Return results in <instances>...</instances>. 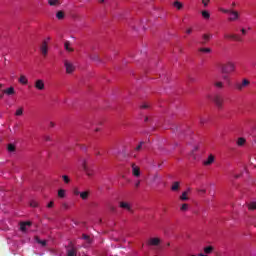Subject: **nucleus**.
Returning a JSON list of instances; mask_svg holds the SVG:
<instances>
[{
    "label": "nucleus",
    "mask_w": 256,
    "mask_h": 256,
    "mask_svg": "<svg viewBox=\"0 0 256 256\" xmlns=\"http://www.w3.org/2000/svg\"><path fill=\"white\" fill-rule=\"evenodd\" d=\"M219 11H221V13H225L226 15H230L228 18L229 21H239V19L241 18L239 11L234 9L220 8Z\"/></svg>",
    "instance_id": "obj_1"
},
{
    "label": "nucleus",
    "mask_w": 256,
    "mask_h": 256,
    "mask_svg": "<svg viewBox=\"0 0 256 256\" xmlns=\"http://www.w3.org/2000/svg\"><path fill=\"white\" fill-rule=\"evenodd\" d=\"M236 69L237 66L235 65V62L228 61L225 65H222L221 73H223L224 75H227L228 73H235Z\"/></svg>",
    "instance_id": "obj_2"
},
{
    "label": "nucleus",
    "mask_w": 256,
    "mask_h": 256,
    "mask_svg": "<svg viewBox=\"0 0 256 256\" xmlns=\"http://www.w3.org/2000/svg\"><path fill=\"white\" fill-rule=\"evenodd\" d=\"M64 67L68 75H73V73H75V69H77L75 63L71 62L70 60H64Z\"/></svg>",
    "instance_id": "obj_3"
},
{
    "label": "nucleus",
    "mask_w": 256,
    "mask_h": 256,
    "mask_svg": "<svg viewBox=\"0 0 256 256\" xmlns=\"http://www.w3.org/2000/svg\"><path fill=\"white\" fill-rule=\"evenodd\" d=\"M80 165H81V167H82L84 173H86V175H87L88 177H93V170H92L91 167H89V166L87 165V160H85V159L80 160Z\"/></svg>",
    "instance_id": "obj_4"
},
{
    "label": "nucleus",
    "mask_w": 256,
    "mask_h": 256,
    "mask_svg": "<svg viewBox=\"0 0 256 256\" xmlns=\"http://www.w3.org/2000/svg\"><path fill=\"white\" fill-rule=\"evenodd\" d=\"M251 85V81H249V79L247 78H243L242 82H238L235 84V87L237 89V91H243V89H245V87H249Z\"/></svg>",
    "instance_id": "obj_5"
},
{
    "label": "nucleus",
    "mask_w": 256,
    "mask_h": 256,
    "mask_svg": "<svg viewBox=\"0 0 256 256\" xmlns=\"http://www.w3.org/2000/svg\"><path fill=\"white\" fill-rule=\"evenodd\" d=\"M147 245L150 247H159V245H161V239L157 237L150 238L147 242Z\"/></svg>",
    "instance_id": "obj_6"
},
{
    "label": "nucleus",
    "mask_w": 256,
    "mask_h": 256,
    "mask_svg": "<svg viewBox=\"0 0 256 256\" xmlns=\"http://www.w3.org/2000/svg\"><path fill=\"white\" fill-rule=\"evenodd\" d=\"M35 89L38 91H44L45 90V81L43 79H38L34 83Z\"/></svg>",
    "instance_id": "obj_7"
},
{
    "label": "nucleus",
    "mask_w": 256,
    "mask_h": 256,
    "mask_svg": "<svg viewBox=\"0 0 256 256\" xmlns=\"http://www.w3.org/2000/svg\"><path fill=\"white\" fill-rule=\"evenodd\" d=\"M29 229H31V222L20 223V231H22V233H27Z\"/></svg>",
    "instance_id": "obj_8"
},
{
    "label": "nucleus",
    "mask_w": 256,
    "mask_h": 256,
    "mask_svg": "<svg viewBox=\"0 0 256 256\" xmlns=\"http://www.w3.org/2000/svg\"><path fill=\"white\" fill-rule=\"evenodd\" d=\"M213 101L218 109H223V99L219 96H215Z\"/></svg>",
    "instance_id": "obj_9"
},
{
    "label": "nucleus",
    "mask_w": 256,
    "mask_h": 256,
    "mask_svg": "<svg viewBox=\"0 0 256 256\" xmlns=\"http://www.w3.org/2000/svg\"><path fill=\"white\" fill-rule=\"evenodd\" d=\"M189 193H191V188H187L186 191L182 192L179 197L180 201H189Z\"/></svg>",
    "instance_id": "obj_10"
},
{
    "label": "nucleus",
    "mask_w": 256,
    "mask_h": 256,
    "mask_svg": "<svg viewBox=\"0 0 256 256\" xmlns=\"http://www.w3.org/2000/svg\"><path fill=\"white\" fill-rule=\"evenodd\" d=\"M40 51L42 53V55L47 56V53L49 51V47L47 46V41H43L41 47H40Z\"/></svg>",
    "instance_id": "obj_11"
},
{
    "label": "nucleus",
    "mask_w": 256,
    "mask_h": 256,
    "mask_svg": "<svg viewBox=\"0 0 256 256\" xmlns=\"http://www.w3.org/2000/svg\"><path fill=\"white\" fill-rule=\"evenodd\" d=\"M90 195H91V192L89 190L82 191L80 192V199H82V201H87Z\"/></svg>",
    "instance_id": "obj_12"
},
{
    "label": "nucleus",
    "mask_w": 256,
    "mask_h": 256,
    "mask_svg": "<svg viewBox=\"0 0 256 256\" xmlns=\"http://www.w3.org/2000/svg\"><path fill=\"white\" fill-rule=\"evenodd\" d=\"M247 143V139L243 137H239L236 141L237 147H245V144Z\"/></svg>",
    "instance_id": "obj_13"
},
{
    "label": "nucleus",
    "mask_w": 256,
    "mask_h": 256,
    "mask_svg": "<svg viewBox=\"0 0 256 256\" xmlns=\"http://www.w3.org/2000/svg\"><path fill=\"white\" fill-rule=\"evenodd\" d=\"M120 207L121 209H125L126 211H133L129 202H120Z\"/></svg>",
    "instance_id": "obj_14"
},
{
    "label": "nucleus",
    "mask_w": 256,
    "mask_h": 256,
    "mask_svg": "<svg viewBox=\"0 0 256 256\" xmlns=\"http://www.w3.org/2000/svg\"><path fill=\"white\" fill-rule=\"evenodd\" d=\"M132 173L134 177H139L141 175V171L139 170L138 166L135 164H132Z\"/></svg>",
    "instance_id": "obj_15"
},
{
    "label": "nucleus",
    "mask_w": 256,
    "mask_h": 256,
    "mask_svg": "<svg viewBox=\"0 0 256 256\" xmlns=\"http://www.w3.org/2000/svg\"><path fill=\"white\" fill-rule=\"evenodd\" d=\"M215 163V156L213 154H210L206 161H204V165H213Z\"/></svg>",
    "instance_id": "obj_16"
},
{
    "label": "nucleus",
    "mask_w": 256,
    "mask_h": 256,
    "mask_svg": "<svg viewBox=\"0 0 256 256\" xmlns=\"http://www.w3.org/2000/svg\"><path fill=\"white\" fill-rule=\"evenodd\" d=\"M56 19H58V21H63V19H65V11L63 10L57 11Z\"/></svg>",
    "instance_id": "obj_17"
},
{
    "label": "nucleus",
    "mask_w": 256,
    "mask_h": 256,
    "mask_svg": "<svg viewBox=\"0 0 256 256\" xmlns=\"http://www.w3.org/2000/svg\"><path fill=\"white\" fill-rule=\"evenodd\" d=\"M48 5H50V7H59L61 0H48Z\"/></svg>",
    "instance_id": "obj_18"
},
{
    "label": "nucleus",
    "mask_w": 256,
    "mask_h": 256,
    "mask_svg": "<svg viewBox=\"0 0 256 256\" xmlns=\"http://www.w3.org/2000/svg\"><path fill=\"white\" fill-rule=\"evenodd\" d=\"M58 197L59 199H65V197H67V191L65 189H59Z\"/></svg>",
    "instance_id": "obj_19"
},
{
    "label": "nucleus",
    "mask_w": 256,
    "mask_h": 256,
    "mask_svg": "<svg viewBox=\"0 0 256 256\" xmlns=\"http://www.w3.org/2000/svg\"><path fill=\"white\" fill-rule=\"evenodd\" d=\"M215 248H213V246H206L204 247V253L205 255H211V253H213Z\"/></svg>",
    "instance_id": "obj_20"
},
{
    "label": "nucleus",
    "mask_w": 256,
    "mask_h": 256,
    "mask_svg": "<svg viewBox=\"0 0 256 256\" xmlns=\"http://www.w3.org/2000/svg\"><path fill=\"white\" fill-rule=\"evenodd\" d=\"M64 49H65L66 51H68V53L73 52V48L71 47V43H70L69 41H66V42L64 43Z\"/></svg>",
    "instance_id": "obj_21"
},
{
    "label": "nucleus",
    "mask_w": 256,
    "mask_h": 256,
    "mask_svg": "<svg viewBox=\"0 0 256 256\" xmlns=\"http://www.w3.org/2000/svg\"><path fill=\"white\" fill-rule=\"evenodd\" d=\"M19 83H21L22 85H27V83H29V80L27 79V76L21 75L20 78H19Z\"/></svg>",
    "instance_id": "obj_22"
},
{
    "label": "nucleus",
    "mask_w": 256,
    "mask_h": 256,
    "mask_svg": "<svg viewBox=\"0 0 256 256\" xmlns=\"http://www.w3.org/2000/svg\"><path fill=\"white\" fill-rule=\"evenodd\" d=\"M224 38L225 39H233L235 41H239V37H237V35H235V34H225Z\"/></svg>",
    "instance_id": "obj_23"
},
{
    "label": "nucleus",
    "mask_w": 256,
    "mask_h": 256,
    "mask_svg": "<svg viewBox=\"0 0 256 256\" xmlns=\"http://www.w3.org/2000/svg\"><path fill=\"white\" fill-rule=\"evenodd\" d=\"M180 211H182V213H185L186 211H189V204H187V203L181 204Z\"/></svg>",
    "instance_id": "obj_24"
},
{
    "label": "nucleus",
    "mask_w": 256,
    "mask_h": 256,
    "mask_svg": "<svg viewBox=\"0 0 256 256\" xmlns=\"http://www.w3.org/2000/svg\"><path fill=\"white\" fill-rule=\"evenodd\" d=\"M173 7H175L176 9H178V11H181V8L183 7V3L179 2V1H174L173 3Z\"/></svg>",
    "instance_id": "obj_25"
},
{
    "label": "nucleus",
    "mask_w": 256,
    "mask_h": 256,
    "mask_svg": "<svg viewBox=\"0 0 256 256\" xmlns=\"http://www.w3.org/2000/svg\"><path fill=\"white\" fill-rule=\"evenodd\" d=\"M201 15H202L203 19H210L211 18V14L207 10H203L201 12Z\"/></svg>",
    "instance_id": "obj_26"
},
{
    "label": "nucleus",
    "mask_w": 256,
    "mask_h": 256,
    "mask_svg": "<svg viewBox=\"0 0 256 256\" xmlns=\"http://www.w3.org/2000/svg\"><path fill=\"white\" fill-rule=\"evenodd\" d=\"M4 93H6V95H15V88L10 87V88L4 90Z\"/></svg>",
    "instance_id": "obj_27"
},
{
    "label": "nucleus",
    "mask_w": 256,
    "mask_h": 256,
    "mask_svg": "<svg viewBox=\"0 0 256 256\" xmlns=\"http://www.w3.org/2000/svg\"><path fill=\"white\" fill-rule=\"evenodd\" d=\"M35 241H36V243H39V245H41L42 247H45V245H47V241L41 240V239H39V237H36Z\"/></svg>",
    "instance_id": "obj_28"
},
{
    "label": "nucleus",
    "mask_w": 256,
    "mask_h": 256,
    "mask_svg": "<svg viewBox=\"0 0 256 256\" xmlns=\"http://www.w3.org/2000/svg\"><path fill=\"white\" fill-rule=\"evenodd\" d=\"M214 87H216L217 89H223L224 85L222 81H215L214 82Z\"/></svg>",
    "instance_id": "obj_29"
},
{
    "label": "nucleus",
    "mask_w": 256,
    "mask_h": 256,
    "mask_svg": "<svg viewBox=\"0 0 256 256\" xmlns=\"http://www.w3.org/2000/svg\"><path fill=\"white\" fill-rule=\"evenodd\" d=\"M73 195H75V197H79L81 195V191L79 190V187L73 188Z\"/></svg>",
    "instance_id": "obj_30"
},
{
    "label": "nucleus",
    "mask_w": 256,
    "mask_h": 256,
    "mask_svg": "<svg viewBox=\"0 0 256 256\" xmlns=\"http://www.w3.org/2000/svg\"><path fill=\"white\" fill-rule=\"evenodd\" d=\"M202 39H203V42H202V43H207V41H210L211 35H209V34H203Z\"/></svg>",
    "instance_id": "obj_31"
},
{
    "label": "nucleus",
    "mask_w": 256,
    "mask_h": 256,
    "mask_svg": "<svg viewBox=\"0 0 256 256\" xmlns=\"http://www.w3.org/2000/svg\"><path fill=\"white\" fill-rule=\"evenodd\" d=\"M179 182H174L173 184H172V187H171V190L172 191H179Z\"/></svg>",
    "instance_id": "obj_32"
},
{
    "label": "nucleus",
    "mask_w": 256,
    "mask_h": 256,
    "mask_svg": "<svg viewBox=\"0 0 256 256\" xmlns=\"http://www.w3.org/2000/svg\"><path fill=\"white\" fill-rule=\"evenodd\" d=\"M67 256H77V252L75 251V249H69L67 251Z\"/></svg>",
    "instance_id": "obj_33"
},
{
    "label": "nucleus",
    "mask_w": 256,
    "mask_h": 256,
    "mask_svg": "<svg viewBox=\"0 0 256 256\" xmlns=\"http://www.w3.org/2000/svg\"><path fill=\"white\" fill-rule=\"evenodd\" d=\"M200 53H212L213 50L211 48H200Z\"/></svg>",
    "instance_id": "obj_34"
},
{
    "label": "nucleus",
    "mask_w": 256,
    "mask_h": 256,
    "mask_svg": "<svg viewBox=\"0 0 256 256\" xmlns=\"http://www.w3.org/2000/svg\"><path fill=\"white\" fill-rule=\"evenodd\" d=\"M143 145H145V142L141 141V142L135 147V151H141V149H143Z\"/></svg>",
    "instance_id": "obj_35"
},
{
    "label": "nucleus",
    "mask_w": 256,
    "mask_h": 256,
    "mask_svg": "<svg viewBox=\"0 0 256 256\" xmlns=\"http://www.w3.org/2000/svg\"><path fill=\"white\" fill-rule=\"evenodd\" d=\"M242 35H247V31H251V26H248L247 28L240 29Z\"/></svg>",
    "instance_id": "obj_36"
},
{
    "label": "nucleus",
    "mask_w": 256,
    "mask_h": 256,
    "mask_svg": "<svg viewBox=\"0 0 256 256\" xmlns=\"http://www.w3.org/2000/svg\"><path fill=\"white\" fill-rule=\"evenodd\" d=\"M248 209H250L251 211H253V209H256V202H250L248 204Z\"/></svg>",
    "instance_id": "obj_37"
},
{
    "label": "nucleus",
    "mask_w": 256,
    "mask_h": 256,
    "mask_svg": "<svg viewBox=\"0 0 256 256\" xmlns=\"http://www.w3.org/2000/svg\"><path fill=\"white\" fill-rule=\"evenodd\" d=\"M15 115H16L17 117H21V115H23V108L17 109Z\"/></svg>",
    "instance_id": "obj_38"
},
{
    "label": "nucleus",
    "mask_w": 256,
    "mask_h": 256,
    "mask_svg": "<svg viewBox=\"0 0 256 256\" xmlns=\"http://www.w3.org/2000/svg\"><path fill=\"white\" fill-rule=\"evenodd\" d=\"M8 151H9L10 153H13V151H15V145L9 144V145H8Z\"/></svg>",
    "instance_id": "obj_39"
},
{
    "label": "nucleus",
    "mask_w": 256,
    "mask_h": 256,
    "mask_svg": "<svg viewBox=\"0 0 256 256\" xmlns=\"http://www.w3.org/2000/svg\"><path fill=\"white\" fill-rule=\"evenodd\" d=\"M30 207H39V203H37V201H35V200H32L30 202Z\"/></svg>",
    "instance_id": "obj_40"
},
{
    "label": "nucleus",
    "mask_w": 256,
    "mask_h": 256,
    "mask_svg": "<svg viewBox=\"0 0 256 256\" xmlns=\"http://www.w3.org/2000/svg\"><path fill=\"white\" fill-rule=\"evenodd\" d=\"M62 179H63V181H64V183H69L71 180L69 179V176H67V175H63L62 176Z\"/></svg>",
    "instance_id": "obj_41"
},
{
    "label": "nucleus",
    "mask_w": 256,
    "mask_h": 256,
    "mask_svg": "<svg viewBox=\"0 0 256 256\" xmlns=\"http://www.w3.org/2000/svg\"><path fill=\"white\" fill-rule=\"evenodd\" d=\"M210 0H202V4L204 7H207L209 5Z\"/></svg>",
    "instance_id": "obj_42"
},
{
    "label": "nucleus",
    "mask_w": 256,
    "mask_h": 256,
    "mask_svg": "<svg viewBox=\"0 0 256 256\" xmlns=\"http://www.w3.org/2000/svg\"><path fill=\"white\" fill-rule=\"evenodd\" d=\"M141 109H149V104L145 103L141 106Z\"/></svg>",
    "instance_id": "obj_43"
},
{
    "label": "nucleus",
    "mask_w": 256,
    "mask_h": 256,
    "mask_svg": "<svg viewBox=\"0 0 256 256\" xmlns=\"http://www.w3.org/2000/svg\"><path fill=\"white\" fill-rule=\"evenodd\" d=\"M198 192H199V193H202V194H206V193H207V190H206V189H199Z\"/></svg>",
    "instance_id": "obj_44"
},
{
    "label": "nucleus",
    "mask_w": 256,
    "mask_h": 256,
    "mask_svg": "<svg viewBox=\"0 0 256 256\" xmlns=\"http://www.w3.org/2000/svg\"><path fill=\"white\" fill-rule=\"evenodd\" d=\"M192 32H193V30H192L191 28H188V29L186 30L187 35H191Z\"/></svg>",
    "instance_id": "obj_45"
},
{
    "label": "nucleus",
    "mask_w": 256,
    "mask_h": 256,
    "mask_svg": "<svg viewBox=\"0 0 256 256\" xmlns=\"http://www.w3.org/2000/svg\"><path fill=\"white\" fill-rule=\"evenodd\" d=\"M91 59H92L93 61H99V56L91 57Z\"/></svg>",
    "instance_id": "obj_46"
},
{
    "label": "nucleus",
    "mask_w": 256,
    "mask_h": 256,
    "mask_svg": "<svg viewBox=\"0 0 256 256\" xmlns=\"http://www.w3.org/2000/svg\"><path fill=\"white\" fill-rule=\"evenodd\" d=\"M44 41H46V45H47V43H49V41H51V37H47Z\"/></svg>",
    "instance_id": "obj_47"
},
{
    "label": "nucleus",
    "mask_w": 256,
    "mask_h": 256,
    "mask_svg": "<svg viewBox=\"0 0 256 256\" xmlns=\"http://www.w3.org/2000/svg\"><path fill=\"white\" fill-rule=\"evenodd\" d=\"M47 207H48V208L53 207V201H51L50 203H48Z\"/></svg>",
    "instance_id": "obj_48"
},
{
    "label": "nucleus",
    "mask_w": 256,
    "mask_h": 256,
    "mask_svg": "<svg viewBox=\"0 0 256 256\" xmlns=\"http://www.w3.org/2000/svg\"><path fill=\"white\" fill-rule=\"evenodd\" d=\"M139 185H141V182H140V181H137V182L135 183V187H139Z\"/></svg>",
    "instance_id": "obj_49"
},
{
    "label": "nucleus",
    "mask_w": 256,
    "mask_h": 256,
    "mask_svg": "<svg viewBox=\"0 0 256 256\" xmlns=\"http://www.w3.org/2000/svg\"><path fill=\"white\" fill-rule=\"evenodd\" d=\"M231 7H237V3L232 2Z\"/></svg>",
    "instance_id": "obj_50"
},
{
    "label": "nucleus",
    "mask_w": 256,
    "mask_h": 256,
    "mask_svg": "<svg viewBox=\"0 0 256 256\" xmlns=\"http://www.w3.org/2000/svg\"><path fill=\"white\" fill-rule=\"evenodd\" d=\"M50 126L55 127V123L51 122Z\"/></svg>",
    "instance_id": "obj_51"
},
{
    "label": "nucleus",
    "mask_w": 256,
    "mask_h": 256,
    "mask_svg": "<svg viewBox=\"0 0 256 256\" xmlns=\"http://www.w3.org/2000/svg\"><path fill=\"white\" fill-rule=\"evenodd\" d=\"M65 209H69V206L67 204H64Z\"/></svg>",
    "instance_id": "obj_52"
},
{
    "label": "nucleus",
    "mask_w": 256,
    "mask_h": 256,
    "mask_svg": "<svg viewBox=\"0 0 256 256\" xmlns=\"http://www.w3.org/2000/svg\"><path fill=\"white\" fill-rule=\"evenodd\" d=\"M51 140V138L48 136V137H46V141H50Z\"/></svg>",
    "instance_id": "obj_53"
},
{
    "label": "nucleus",
    "mask_w": 256,
    "mask_h": 256,
    "mask_svg": "<svg viewBox=\"0 0 256 256\" xmlns=\"http://www.w3.org/2000/svg\"><path fill=\"white\" fill-rule=\"evenodd\" d=\"M99 1V3H104L105 2V0H98Z\"/></svg>",
    "instance_id": "obj_54"
},
{
    "label": "nucleus",
    "mask_w": 256,
    "mask_h": 256,
    "mask_svg": "<svg viewBox=\"0 0 256 256\" xmlns=\"http://www.w3.org/2000/svg\"><path fill=\"white\" fill-rule=\"evenodd\" d=\"M235 179H239V175H234Z\"/></svg>",
    "instance_id": "obj_55"
},
{
    "label": "nucleus",
    "mask_w": 256,
    "mask_h": 256,
    "mask_svg": "<svg viewBox=\"0 0 256 256\" xmlns=\"http://www.w3.org/2000/svg\"><path fill=\"white\" fill-rule=\"evenodd\" d=\"M200 123H203V119L200 120Z\"/></svg>",
    "instance_id": "obj_56"
},
{
    "label": "nucleus",
    "mask_w": 256,
    "mask_h": 256,
    "mask_svg": "<svg viewBox=\"0 0 256 256\" xmlns=\"http://www.w3.org/2000/svg\"><path fill=\"white\" fill-rule=\"evenodd\" d=\"M1 87H3V85H2V84H0V89H1Z\"/></svg>",
    "instance_id": "obj_57"
},
{
    "label": "nucleus",
    "mask_w": 256,
    "mask_h": 256,
    "mask_svg": "<svg viewBox=\"0 0 256 256\" xmlns=\"http://www.w3.org/2000/svg\"><path fill=\"white\" fill-rule=\"evenodd\" d=\"M96 131H99V129H96Z\"/></svg>",
    "instance_id": "obj_58"
}]
</instances>
